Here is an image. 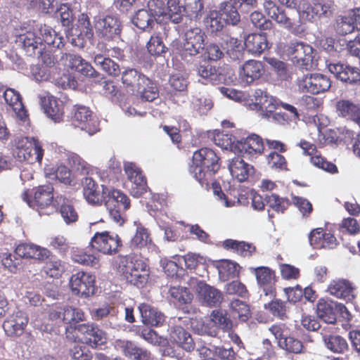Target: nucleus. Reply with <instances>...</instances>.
Listing matches in <instances>:
<instances>
[{
	"label": "nucleus",
	"mask_w": 360,
	"mask_h": 360,
	"mask_svg": "<svg viewBox=\"0 0 360 360\" xmlns=\"http://www.w3.org/2000/svg\"><path fill=\"white\" fill-rule=\"evenodd\" d=\"M16 42L29 56L39 58L46 46L59 49L63 46V38L46 25H39L33 31H27L18 37Z\"/></svg>",
	"instance_id": "nucleus-1"
},
{
	"label": "nucleus",
	"mask_w": 360,
	"mask_h": 360,
	"mask_svg": "<svg viewBox=\"0 0 360 360\" xmlns=\"http://www.w3.org/2000/svg\"><path fill=\"white\" fill-rule=\"evenodd\" d=\"M118 271L127 283L138 288H143L148 283L149 267L137 255L130 254L121 257Z\"/></svg>",
	"instance_id": "nucleus-2"
},
{
	"label": "nucleus",
	"mask_w": 360,
	"mask_h": 360,
	"mask_svg": "<svg viewBox=\"0 0 360 360\" xmlns=\"http://www.w3.org/2000/svg\"><path fill=\"white\" fill-rule=\"evenodd\" d=\"M103 188V204L108 210L110 216L116 223L122 225L124 222V212L130 208L129 198L122 191L105 185Z\"/></svg>",
	"instance_id": "nucleus-3"
},
{
	"label": "nucleus",
	"mask_w": 360,
	"mask_h": 360,
	"mask_svg": "<svg viewBox=\"0 0 360 360\" xmlns=\"http://www.w3.org/2000/svg\"><path fill=\"white\" fill-rule=\"evenodd\" d=\"M265 13L295 35H301L305 32V26L301 20L293 18L287 15L285 11L281 8L276 0H260Z\"/></svg>",
	"instance_id": "nucleus-4"
},
{
	"label": "nucleus",
	"mask_w": 360,
	"mask_h": 360,
	"mask_svg": "<svg viewBox=\"0 0 360 360\" xmlns=\"http://www.w3.org/2000/svg\"><path fill=\"white\" fill-rule=\"evenodd\" d=\"M285 53L296 66L306 70L313 67L315 52L310 45L304 42H291L286 46Z\"/></svg>",
	"instance_id": "nucleus-5"
},
{
	"label": "nucleus",
	"mask_w": 360,
	"mask_h": 360,
	"mask_svg": "<svg viewBox=\"0 0 360 360\" xmlns=\"http://www.w3.org/2000/svg\"><path fill=\"white\" fill-rule=\"evenodd\" d=\"M91 248L106 255H114L122 248V241L118 234L110 231L96 232L90 241Z\"/></svg>",
	"instance_id": "nucleus-6"
},
{
	"label": "nucleus",
	"mask_w": 360,
	"mask_h": 360,
	"mask_svg": "<svg viewBox=\"0 0 360 360\" xmlns=\"http://www.w3.org/2000/svg\"><path fill=\"white\" fill-rule=\"evenodd\" d=\"M93 22L96 35L103 40L110 41L121 34L122 23L115 15H96Z\"/></svg>",
	"instance_id": "nucleus-7"
},
{
	"label": "nucleus",
	"mask_w": 360,
	"mask_h": 360,
	"mask_svg": "<svg viewBox=\"0 0 360 360\" xmlns=\"http://www.w3.org/2000/svg\"><path fill=\"white\" fill-rule=\"evenodd\" d=\"M331 86L330 79L320 73L307 74L298 79V87L303 93L319 94L324 93Z\"/></svg>",
	"instance_id": "nucleus-8"
},
{
	"label": "nucleus",
	"mask_w": 360,
	"mask_h": 360,
	"mask_svg": "<svg viewBox=\"0 0 360 360\" xmlns=\"http://www.w3.org/2000/svg\"><path fill=\"white\" fill-rule=\"evenodd\" d=\"M206 36L199 27L190 28L183 37L182 56H193L200 53L205 48Z\"/></svg>",
	"instance_id": "nucleus-9"
},
{
	"label": "nucleus",
	"mask_w": 360,
	"mask_h": 360,
	"mask_svg": "<svg viewBox=\"0 0 360 360\" xmlns=\"http://www.w3.org/2000/svg\"><path fill=\"white\" fill-rule=\"evenodd\" d=\"M124 170L127 179L132 183L131 194L138 198L146 193L148 186L146 177L141 169L134 162H125Z\"/></svg>",
	"instance_id": "nucleus-10"
},
{
	"label": "nucleus",
	"mask_w": 360,
	"mask_h": 360,
	"mask_svg": "<svg viewBox=\"0 0 360 360\" xmlns=\"http://www.w3.org/2000/svg\"><path fill=\"white\" fill-rule=\"evenodd\" d=\"M72 292L81 297H89L95 292V276L83 271L72 274L70 279Z\"/></svg>",
	"instance_id": "nucleus-11"
},
{
	"label": "nucleus",
	"mask_w": 360,
	"mask_h": 360,
	"mask_svg": "<svg viewBox=\"0 0 360 360\" xmlns=\"http://www.w3.org/2000/svg\"><path fill=\"white\" fill-rule=\"evenodd\" d=\"M22 198L30 207L44 209L53 202V188L51 185L39 186L34 188L33 195L25 191Z\"/></svg>",
	"instance_id": "nucleus-12"
},
{
	"label": "nucleus",
	"mask_w": 360,
	"mask_h": 360,
	"mask_svg": "<svg viewBox=\"0 0 360 360\" xmlns=\"http://www.w3.org/2000/svg\"><path fill=\"white\" fill-rule=\"evenodd\" d=\"M28 322L27 314L23 311L18 310L6 319L2 327L8 337L18 338L24 334Z\"/></svg>",
	"instance_id": "nucleus-13"
},
{
	"label": "nucleus",
	"mask_w": 360,
	"mask_h": 360,
	"mask_svg": "<svg viewBox=\"0 0 360 360\" xmlns=\"http://www.w3.org/2000/svg\"><path fill=\"white\" fill-rule=\"evenodd\" d=\"M78 330L81 336V342L92 348L103 345L107 342L106 333L94 323L79 324Z\"/></svg>",
	"instance_id": "nucleus-14"
},
{
	"label": "nucleus",
	"mask_w": 360,
	"mask_h": 360,
	"mask_svg": "<svg viewBox=\"0 0 360 360\" xmlns=\"http://www.w3.org/2000/svg\"><path fill=\"white\" fill-rule=\"evenodd\" d=\"M115 349L129 360H150L151 353L131 340L118 339L114 342Z\"/></svg>",
	"instance_id": "nucleus-15"
},
{
	"label": "nucleus",
	"mask_w": 360,
	"mask_h": 360,
	"mask_svg": "<svg viewBox=\"0 0 360 360\" xmlns=\"http://www.w3.org/2000/svg\"><path fill=\"white\" fill-rule=\"evenodd\" d=\"M75 124L86 131L89 135H93L99 130L98 121L92 115V112L84 105L75 107L73 115Z\"/></svg>",
	"instance_id": "nucleus-16"
},
{
	"label": "nucleus",
	"mask_w": 360,
	"mask_h": 360,
	"mask_svg": "<svg viewBox=\"0 0 360 360\" xmlns=\"http://www.w3.org/2000/svg\"><path fill=\"white\" fill-rule=\"evenodd\" d=\"M196 295L202 305L216 307L221 304L224 295L221 290L204 281H199L196 285Z\"/></svg>",
	"instance_id": "nucleus-17"
},
{
	"label": "nucleus",
	"mask_w": 360,
	"mask_h": 360,
	"mask_svg": "<svg viewBox=\"0 0 360 360\" xmlns=\"http://www.w3.org/2000/svg\"><path fill=\"white\" fill-rule=\"evenodd\" d=\"M264 72V65L261 61L248 60L238 68V80L243 85H250L259 79Z\"/></svg>",
	"instance_id": "nucleus-18"
},
{
	"label": "nucleus",
	"mask_w": 360,
	"mask_h": 360,
	"mask_svg": "<svg viewBox=\"0 0 360 360\" xmlns=\"http://www.w3.org/2000/svg\"><path fill=\"white\" fill-rule=\"evenodd\" d=\"M330 73L341 82L354 84L360 83V70L342 63H330L327 65Z\"/></svg>",
	"instance_id": "nucleus-19"
},
{
	"label": "nucleus",
	"mask_w": 360,
	"mask_h": 360,
	"mask_svg": "<svg viewBox=\"0 0 360 360\" xmlns=\"http://www.w3.org/2000/svg\"><path fill=\"white\" fill-rule=\"evenodd\" d=\"M257 284L266 296L275 297L276 294L275 271L267 266H258L253 271Z\"/></svg>",
	"instance_id": "nucleus-20"
},
{
	"label": "nucleus",
	"mask_w": 360,
	"mask_h": 360,
	"mask_svg": "<svg viewBox=\"0 0 360 360\" xmlns=\"http://www.w3.org/2000/svg\"><path fill=\"white\" fill-rule=\"evenodd\" d=\"M264 150L262 138L255 134L246 139L238 141L234 148V153L238 156L261 155Z\"/></svg>",
	"instance_id": "nucleus-21"
},
{
	"label": "nucleus",
	"mask_w": 360,
	"mask_h": 360,
	"mask_svg": "<svg viewBox=\"0 0 360 360\" xmlns=\"http://www.w3.org/2000/svg\"><path fill=\"white\" fill-rule=\"evenodd\" d=\"M146 6V8L139 9L131 18L132 23L136 27L145 31L152 29L155 22H162V15L165 13V12L155 13L149 6L147 5Z\"/></svg>",
	"instance_id": "nucleus-22"
},
{
	"label": "nucleus",
	"mask_w": 360,
	"mask_h": 360,
	"mask_svg": "<svg viewBox=\"0 0 360 360\" xmlns=\"http://www.w3.org/2000/svg\"><path fill=\"white\" fill-rule=\"evenodd\" d=\"M220 159H192V164L189 167L190 172L194 177L202 182L207 174H214L220 167Z\"/></svg>",
	"instance_id": "nucleus-23"
},
{
	"label": "nucleus",
	"mask_w": 360,
	"mask_h": 360,
	"mask_svg": "<svg viewBox=\"0 0 360 360\" xmlns=\"http://www.w3.org/2000/svg\"><path fill=\"white\" fill-rule=\"evenodd\" d=\"M17 158L43 157V150L34 138L18 137L15 139Z\"/></svg>",
	"instance_id": "nucleus-24"
},
{
	"label": "nucleus",
	"mask_w": 360,
	"mask_h": 360,
	"mask_svg": "<svg viewBox=\"0 0 360 360\" xmlns=\"http://www.w3.org/2000/svg\"><path fill=\"white\" fill-rule=\"evenodd\" d=\"M359 9L352 10L343 16H338L335 24V30L339 34L345 35L360 28Z\"/></svg>",
	"instance_id": "nucleus-25"
},
{
	"label": "nucleus",
	"mask_w": 360,
	"mask_h": 360,
	"mask_svg": "<svg viewBox=\"0 0 360 360\" xmlns=\"http://www.w3.org/2000/svg\"><path fill=\"white\" fill-rule=\"evenodd\" d=\"M326 291L331 295L344 300L354 298V287L351 281L344 278L332 280Z\"/></svg>",
	"instance_id": "nucleus-26"
},
{
	"label": "nucleus",
	"mask_w": 360,
	"mask_h": 360,
	"mask_svg": "<svg viewBox=\"0 0 360 360\" xmlns=\"http://www.w3.org/2000/svg\"><path fill=\"white\" fill-rule=\"evenodd\" d=\"M15 252L21 258L44 261L49 259L51 252L33 243H22L17 245Z\"/></svg>",
	"instance_id": "nucleus-27"
},
{
	"label": "nucleus",
	"mask_w": 360,
	"mask_h": 360,
	"mask_svg": "<svg viewBox=\"0 0 360 360\" xmlns=\"http://www.w3.org/2000/svg\"><path fill=\"white\" fill-rule=\"evenodd\" d=\"M253 97L255 98V105L262 111L261 115L264 117L270 118L271 113L279 105L274 97L268 95L261 89L255 90Z\"/></svg>",
	"instance_id": "nucleus-28"
},
{
	"label": "nucleus",
	"mask_w": 360,
	"mask_h": 360,
	"mask_svg": "<svg viewBox=\"0 0 360 360\" xmlns=\"http://www.w3.org/2000/svg\"><path fill=\"white\" fill-rule=\"evenodd\" d=\"M28 159H0V172L4 169H11L16 166L20 171V178L22 181H28L33 179L34 169L32 162H29Z\"/></svg>",
	"instance_id": "nucleus-29"
},
{
	"label": "nucleus",
	"mask_w": 360,
	"mask_h": 360,
	"mask_svg": "<svg viewBox=\"0 0 360 360\" xmlns=\"http://www.w3.org/2000/svg\"><path fill=\"white\" fill-rule=\"evenodd\" d=\"M41 105L48 117L55 122H60L63 115V104L61 101L47 94L41 97Z\"/></svg>",
	"instance_id": "nucleus-30"
},
{
	"label": "nucleus",
	"mask_w": 360,
	"mask_h": 360,
	"mask_svg": "<svg viewBox=\"0 0 360 360\" xmlns=\"http://www.w3.org/2000/svg\"><path fill=\"white\" fill-rule=\"evenodd\" d=\"M83 196L91 205L103 204V190H99L98 184L91 178L85 177L82 181Z\"/></svg>",
	"instance_id": "nucleus-31"
},
{
	"label": "nucleus",
	"mask_w": 360,
	"mask_h": 360,
	"mask_svg": "<svg viewBox=\"0 0 360 360\" xmlns=\"http://www.w3.org/2000/svg\"><path fill=\"white\" fill-rule=\"evenodd\" d=\"M246 50L252 55L259 56L269 48L266 36L262 33L248 34L244 39Z\"/></svg>",
	"instance_id": "nucleus-32"
},
{
	"label": "nucleus",
	"mask_w": 360,
	"mask_h": 360,
	"mask_svg": "<svg viewBox=\"0 0 360 360\" xmlns=\"http://www.w3.org/2000/svg\"><path fill=\"white\" fill-rule=\"evenodd\" d=\"M338 304L332 300L320 299L316 304L318 316L328 323L334 324L337 321Z\"/></svg>",
	"instance_id": "nucleus-33"
},
{
	"label": "nucleus",
	"mask_w": 360,
	"mask_h": 360,
	"mask_svg": "<svg viewBox=\"0 0 360 360\" xmlns=\"http://www.w3.org/2000/svg\"><path fill=\"white\" fill-rule=\"evenodd\" d=\"M122 82L133 93H135L144 82H148V78L136 69L128 68L122 72Z\"/></svg>",
	"instance_id": "nucleus-34"
},
{
	"label": "nucleus",
	"mask_w": 360,
	"mask_h": 360,
	"mask_svg": "<svg viewBox=\"0 0 360 360\" xmlns=\"http://www.w3.org/2000/svg\"><path fill=\"white\" fill-rule=\"evenodd\" d=\"M139 309L141 321L145 325L160 326L165 322V316L148 304L142 303Z\"/></svg>",
	"instance_id": "nucleus-35"
},
{
	"label": "nucleus",
	"mask_w": 360,
	"mask_h": 360,
	"mask_svg": "<svg viewBox=\"0 0 360 360\" xmlns=\"http://www.w3.org/2000/svg\"><path fill=\"white\" fill-rule=\"evenodd\" d=\"M169 337L171 342L176 343L188 352L193 351L195 348V343L191 334L181 326H174Z\"/></svg>",
	"instance_id": "nucleus-36"
},
{
	"label": "nucleus",
	"mask_w": 360,
	"mask_h": 360,
	"mask_svg": "<svg viewBox=\"0 0 360 360\" xmlns=\"http://www.w3.org/2000/svg\"><path fill=\"white\" fill-rule=\"evenodd\" d=\"M333 6L331 2L314 1L306 11L309 20L329 18L333 15Z\"/></svg>",
	"instance_id": "nucleus-37"
},
{
	"label": "nucleus",
	"mask_w": 360,
	"mask_h": 360,
	"mask_svg": "<svg viewBox=\"0 0 360 360\" xmlns=\"http://www.w3.org/2000/svg\"><path fill=\"white\" fill-rule=\"evenodd\" d=\"M198 75L206 84H217L221 79L219 69L208 61L200 63L198 68Z\"/></svg>",
	"instance_id": "nucleus-38"
},
{
	"label": "nucleus",
	"mask_w": 360,
	"mask_h": 360,
	"mask_svg": "<svg viewBox=\"0 0 360 360\" xmlns=\"http://www.w3.org/2000/svg\"><path fill=\"white\" fill-rule=\"evenodd\" d=\"M352 136V131L346 129H327L319 136V141L324 144H337L339 141Z\"/></svg>",
	"instance_id": "nucleus-39"
},
{
	"label": "nucleus",
	"mask_w": 360,
	"mask_h": 360,
	"mask_svg": "<svg viewBox=\"0 0 360 360\" xmlns=\"http://www.w3.org/2000/svg\"><path fill=\"white\" fill-rule=\"evenodd\" d=\"M323 341L330 352L335 354H344L349 350V345L345 338L339 335H324Z\"/></svg>",
	"instance_id": "nucleus-40"
},
{
	"label": "nucleus",
	"mask_w": 360,
	"mask_h": 360,
	"mask_svg": "<svg viewBox=\"0 0 360 360\" xmlns=\"http://www.w3.org/2000/svg\"><path fill=\"white\" fill-rule=\"evenodd\" d=\"M339 115L349 118L360 124V108L349 101L342 100L336 104Z\"/></svg>",
	"instance_id": "nucleus-41"
},
{
	"label": "nucleus",
	"mask_w": 360,
	"mask_h": 360,
	"mask_svg": "<svg viewBox=\"0 0 360 360\" xmlns=\"http://www.w3.org/2000/svg\"><path fill=\"white\" fill-rule=\"evenodd\" d=\"M237 6L231 1L221 4L219 12L225 23L236 25L240 21Z\"/></svg>",
	"instance_id": "nucleus-42"
},
{
	"label": "nucleus",
	"mask_w": 360,
	"mask_h": 360,
	"mask_svg": "<svg viewBox=\"0 0 360 360\" xmlns=\"http://www.w3.org/2000/svg\"><path fill=\"white\" fill-rule=\"evenodd\" d=\"M222 246L226 250H232L242 257H250L255 251V247L252 244L233 239L225 240Z\"/></svg>",
	"instance_id": "nucleus-43"
},
{
	"label": "nucleus",
	"mask_w": 360,
	"mask_h": 360,
	"mask_svg": "<svg viewBox=\"0 0 360 360\" xmlns=\"http://www.w3.org/2000/svg\"><path fill=\"white\" fill-rule=\"evenodd\" d=\"M184 13V6L179 5L176 0H168L167 8L162 15V22L167 19L174 24H179L182 21Z\"/></svg>",
	"instance_id": "nucleus-44"
},
{
	"label": "nucleus",
	"mask_w": 360,
	"mask_h": 360,
	"mask_svg": "<svg viewBox=\"0 0 360 360\" xmlns=\"http://www.w3.org/2000/svg\"><path fill=\"white\" fill-rule=\"evenodd\" d=\"M264 308L273 316L278 319L285 320L288 318L289 306L286 301L281 300V299H274L264 304Z\"/></svg>",
	"instance_id": "nucleus-45"
},
{
	"label": "nucleus",
	"mask_w": 360,
	"mask_h": 360,
	"mask_svg": "<svg viewBox=\"0 0 360 360\" xmlns=\"http://www.w3.org/2000/svg\"><path fill=\"white\" fill-rule=\"evenodd\" d=\"M152 242L150 234L148 230L142 226H139L134 236L129 242V248L132 250L141 249Z\"/></svg>",
	"instance_id": "nucleus-46"
},
{
	"label": "nucleus",
	"mask_w": 360,
	"mask_h": 360,
	"mask_svg": "<svg viewBox=\"0 0 360 360\" xmlns=\"http://www.w3.org/2000/svg\"><path fill=\"white\" fill-rule=\"evenodd\" d=\"M229 169L232 176L242 182L248 179L250 167L243 159H232Z\"/></svg>",
	"instance_id": "nucleus-47"
},
{
	"label": "nucleus",
	"mask_w": 360,
	"mask_h": 360,
	"mask_svg": "<svg viewBox=\"0 0 360 360\" xmlns=\"http://www.w3.org/2000/svg\"><path fill=\"white\" fill-rule=\"evenodd\" d=\"M65 270V266L64 262L56 257H52L47 260L42 268V271L47 276L55 278H60Z\"/></svg>",
	"instance_id": "nucleus-48"
},
{
	"label": "nucleus",
	"mask_w": 360,
	"mask_h": 360,
	"mask_svg": "<svg viewBox=\"0 0 360 360\" xmlns=\"http://www.w3.org/2000/svg\"><path fill=\"white\" fill-rule=\"evenodd\" d=\"M208 137L222 149L229 150L234 153V148L236 146V143L233 140L231 134H224L219 131L214 130L209 132Z\"/></svg>",
	"instance_id": "nucleus-49"
},
{
	"label": "nucleus",
	"mask_w": 360,
	"mask_h": 360,
	"mask_svg": "<svg viewBox=\"0 0 360 360\" xmlns=\"http://www.w3.org/2000/svg\"><path fill=\"white\" fill-rule=\"evenodd\" d=\"M210 319L214 325L223 331L231 332L232 330L233 323L226 311L221 309L213 310Z\"/></svg>",
	"instance_id": "nucleus-50"
},
{
	"label": "nucleus",
	"mask_w": 360,
	"mask_h": 360,
	"mask_svg": "<svg viewBox=\"0 0 360 360\" xmlns=\"http://www.w3.org/2000/svg\"><path fill=\"white\" fill-rule=\"evenodd\" d=\"M95 65L107 72L109 75L116 77L120 72L119 65L109 58L101 54H96L94 57Z\"/></svg>",
	"instance_id": "nucleus-51"
},
{
	"label": "nucleus",
	"mask_w": 360,
	"mask_h": 360,
	"mask_svg": "<svg viewBox=\"0 0 360 360\" xmlns=\"http://www.w3.org/2000/svg\"><path fill=\"white\" fill-rule=\"evenodd\" d=\"M205 25L208 32L212 34H217L222 30L225 22L221 17L219 11H210L204 20Z\"/></svg>",
	"instance_id": "nucleus-52"
},
{
	"label": "nucleus",
	"mask_w": 360,
	"mask_h": 360,
	"mask_svg": "<svg viewBox=\"0 0 360 360\" xmlns=\"http://www.w3.org/2000/svg\"><path fill=\"white\" fill-rule=\"evenodd\" d=\"M226 54L234 60L239 61L244 58L243 46L240 40L234 37H228L226 39Z\"/></svg>",
	"instance_id": "nucleus-53"
},
{
	"label": "nucleus",
	"mask_w": 360,
	"mask_h": 360,
	"mask_svg": "<svg viewBox=\"0 0 360 360\" xmlns=\"http://www.w3.org/2000/svg\"><path fill=\"white\" fill-rule=\"evenodd\" d=\"M47 175H55L56 178L65 185H70L72 182L71 172L65 165H60L57 168L46 165L44 167Z\"/></svg>",
	"instance_id": "nucleus-54"
},
{
	"label": "nucleus",
	"mask_w": 360,
	"mask_h": 360,
	"mask_svg": "<svg viewBox=\"0 0 360 360\" xmlns=\"http://www.w3.org/2000/svg\"><path fill=\"white\" fill-rule=\"evenodd\" d=\"M3 96L8 105L11 106L15 111L18 110L19 116H22L21 113L24 114L21 96L17 91L8 88L4 91Z\"/></svg>",
	"instance_id": "nucleus-55"
},
{
	"label": "nucleus",
	"mask_w": 360,
	"mask_h": 360,
	"mask_svg": "<svg viewBox=\"0 0 360 360\" xmlns=\"http://www.w3.org/2000/svg\"><path fill=\"white\" fill-rule=\"evenodd\" d=\"M267 205L278 213H283L290 205V200L286 198H281L275 193H271L265 197Z\"/></svg>",
	"instance_id": "nucleus-56"
},
{
	"label": "nucleus",
	"mask_w": 360,
	"mask_h": 360,
	"mask_svg": "<svg viewBox=\"0 0 360 360\" xmlns=\"http://www.w3.org/2000/svg\"><path fill=\"white\" fill-rule=\"evenodd\" d=\"M135 93L139 95L143 101L150 102L156 99L159 96L156 85L149 78L148 82L141 84L140 88Z\"/></svg>",
	"instance_id": "nucleus-57"
},
{
	"label": "nucleus",
	"mask_w": 360,
	"mask_h": 360,
	"mask_svg": "<svg viewBox=\"0 0 360 360\" xmlns=\"http://www.w3.org/2000/svg\"><path fill=\"white\" fill-rule=\"evenodd\" d=\"M186 15L191 19L198 20L202 15L204 8L202 0H184Z\"/></svg>",
	"instance_id": "nucleus-58"
},
{
	"label": "nucleus",
	"mask_w": 360,
	"mask_h": 360,
	"mask_svg": "<svg viewBox=\"0 0 360 360\" xmlns=\"http://www.w3.org/2000/svg\"><path fill=\"white\" fill-rule=\"evenodd\" d=\"M71 258L75 262L82 265L91 267L99 266V257L92 254H87L83 250L74 251Z\"/></svg>",
	"instance_id": "nucleus-59"
},
{
	"label": "nucleus",
	"mask_w": 360,
	"mask_h": 360,
	"mask_svg": "<svg viewBox=\"0 0 360 360\" xmlns=\"http://www.w3.org/2000/svg\"><path fill=\"white\" fill-rule=\"evenodd\" d=\"M60 213L67 224L76 222L79 218L78 213L75 207L66 198H63Z\"/></svg>",
	"instance_id": "nucleus-60"
},
{
	"label": "nucleus",
	"mask_w": 360,
	"mask_h": 360,
	"mask_svg": "<svg viewBox=\"0 0 360 360\" xmlns=\"http://www.w3.org/2000/svg\"><path fill=\"white\" fill-rule=\"evenodd\" d=\"M169 294L180 305L190 303L193 300V295L186 287L172 286L169 288Z\"/></svg>",
	"instance_id": "nucleus-61"
},
{
	"label": "nucleus",
	"mask_w": 360,
	"mask_h": 360,
	"mask_svg": "<svg viewBox=\"0 0 360 360\" xmlns=\"http://www.w3.org/2000/svg\"><path fill=\"white\" fill-rule=\"evenodd\" d=\"M230 308L242 321H246L250 317V307L245 302L235 299L231 302Z\"/></svg>",
	"instance_id": "nucleus-62"
},
{
	"label": "nucleus",
	"mask_w": 360,
	"mask_h": 360,
	"mask_svg": "<svg viewBox=\"0 0 360 360\" xmlns=\"http://www.w3.org/2000/svg\"><path fill=\"white\" fill-rule=\"evenodd\" d=\"M279 347L288 353L301 354L304 352V345L302 341L289 336L284 338L282 342H280Z\"/></svg>",
	"instance_id": "nucleus-63"
},
{
	"label": "nucleus",
	"mask_w": 360,
	"mask_h": 360,
	"mask_svg": "<svg viewBox=\"0 0 360 360\" xmlns=\"http://www.w3.org/2000/svg\"><path fill=\"white\" fill-rule=\"evenodd\" d=\"M269 63L274 68L276 75L281 80L285 81L290 78L291 72L284 62L277 59L270 58Z\"/></svg>",
	"instance_id": "nucleus-64"
}]
</instances>
